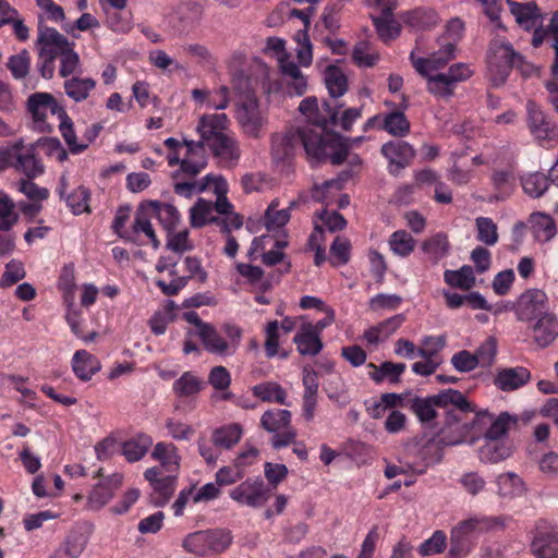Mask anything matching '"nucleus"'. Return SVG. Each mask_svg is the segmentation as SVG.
Here are the masks:
<instances>
[{"mask_svg":"<svg viewBox=\"0 0 558 558\" xmlns=\"http://www.w3.org/2000/svg\"><path fill=\"white\" fill-rule=\"evenodd\" d=\"M323 129L315 133L303 132L300 129H290L284 133L275 134L271 138V156L276 162L290 160L296 146L302 144L312 162L341 165L347 158V150H332V136L322 137Z\"/></svg>","mask_w":558,"mask_h":558,"instance_id":"1","label":"nucleus"},{"mask_svg":"<svg viewBox=\"0 0 558 558\" xmlns=\"http://www.w3.org/2000/svg\"><path fill=\"white\" fill-rule=\"evenodd\" d=\"M470 410L450 409L445 412L444 425L439 429V442L444 446H456L468 441L474 444L483 438L490 418L487 410L477 411L471 403Z\"/></svg>","mask_w":558,"mask_h":558,"instance_id":"2","label":"nucleus"},{"mask_svg":"<svg viewBox=\"0 0 558 558\" xmlns=\"http://www.w3.org/2000/svg\"><path fill=\"white\" fill-rule=\"evenodd\" d=\"M227 125V114H205L199 119L196 131L219 165L233 167L240 159L241 150L238 141L225 132Z\"/></svg>","mask_w":558,"mask_h":558,"instance_id":"3","label":"nucleus"},{"mask_svg":"<svg viewBox=\"0 0 558 558\" xmlns=\"http://www.w3.org/2000/svg\"><path fill=\"white\" fill-rule=\"evenodd\" d=\"M342 108V104L338 101L329 102L324 101L322 108L318 107L317 98L306 97L299 106L300 112L306 117L307 124L303 128H299L303 132L315 133L316 130L323 129L322 137L332 136V150L339 151L340 149L349 150L348 144L343 142V138L333 132L328 130V124H337L338 109Z\"/></svg>","mask_w":558,"mask_h":558,"instance_id":"4","label":"nucleus"},{"mask_svg":"<svg viewBox=\"0 0 558 558\" xmlns=\"http://www.w3.org/2000/svg\"><path fill=\"white\" fill-rule=\"evenodd\" d=\"M404 405L425 426H430L437 417L436 408H441L446 411L449 410L448 407L450 405L452 409H472L471 402L466 399V397L461 391L456 389H445L436 395L425 398L416 396L409 399Z\"/></svg>","mask_w":558,"mask_h":558,"instance_id":"5","label":"nucleus"},{"mask_svg":"<svg viewBox=\"0 0 558 558\" xmlns=\"http://www.w3.org/2000/svg\"><path fill=\"white\" fill-rule=\"evenodd\" d=\"M523 57L512 45L500 38L493 39L489 45L488 73L494 86L502 85L514 66H521Z\"/></svg>","mask_w":558,"mask_h":558,"instance_id":"6","label":"nucleus"},{"mask_svg":"<svg viewBox=\"0 0 558 558\" xmlns=\"http://www.w3.org/2000/svg\"><path fill=\"white\" fill-rule=\"evenodd\" d=\"M507 517H481L471 518L460 522L451 531L450 537V555L457 558L463 557L470 549L469 535L473 531H485V530H500L504 529Z\"/></svg>","mask_w":558,"mask_h":558,"instance_id":"7","label":"nucleus"},{"mask_svg":"<svg viewBox=\"0 0 558 558\" xmlns=\"http://www.w3.org/2000/svg\"><path fill=\"white\" fill-rule=\"evenodd\" d=\"M232 543L230 531L225 529H210L190 533L182 542L183 548L197 556L221 554Z\"/></svg>","mask_w":558,"mask_h":558,"instance_id":"8","label":"nucleus"},{"mask_svg":"<svg viewBox=\"0 0 558 558\" xmlns=\"http://www.w3.org/2000/svg\"><path fill=\"white\" fill-rule=\"evenodd\" d=\"M37 150L34 143L25 145L23 140H20L1 154L8 166L24 173L28 179H35L45 172V166Z\"/></svg>","mask_w":558,"mask_h":558,"instance_id":"9","label":"nucleus"},{"mask_svg":"<svg viewBox=\"0 0 558 558\" xmlns=\"http://www.w3.org/2000/svg\"><path fill=\"white\" fill-rule=\"evenodd\" d=\"M291 412L282 409L267 410L260 417V426L274 434L271 445L275 449L295 444L296 432L291 426Z\"/></svg>","mask_w":558,"mask_h":558,"instance_id":"10","label":"nucleus"},{"mask_svg":"<svg viewBox=\"0 0 558 558\" xmlns=\"http://www.w3.org/2000/svg\"><path fill=\"white\" fill-rule=\"evenodd\" d=\"M526 124L533 138L543 147H549L558 140L556 122L535 101L526 102Z\"/></svg>","mask_w":558,"mask_h":558,"instance_id":"11","label":"nucleus"},{"mask_svg":"<svg viewBox=\"0 0 558 558\" xmlns=\"http://www.w3.org/2000/svg\"><path fill=\"white\" fill-rule=\"evenodd\" d=\"M27 110L33 117L35 129L41 133L51 132L52 126L46 121L47 113L65 117V110L49 93H34L27 99Z\"/></svg>","mask_w":558,"mask_h":558,"instance_id":"12","label":"nucleus"},{"mask_svg":"<svg viewBox=\"0 0 558 558\" xmlns=\"http://www.w3.org/2000/svg\"><path fill=\"white\" fill-rule=\"evenodd\" d=\"M271 496V488L259 477L247 478L230 490V497L252 508L263 507Z\"/></svg>","mask_w":558,"mask_h":558,"instance_id":"13","label":"nucleus"},{"mask_svg":"<svg viewBox=\"0 0 558 558\" xmlns=\"http://www.w3.org/2000/svg\"><path fill=\"white\" fill-rule=\"evenodd\" d=\"M38 54L53 56L54 59L59 58L66 49L75 46L64 35L59 33L56 28L47 26L41 19L37 25V39L35 41Z\"/></svg>","mask_w":558,"mask_h":558,"instance_id":"14","label":"nucleus"},{"mask_svg":"<svg viewBox=\"0 0 558 558\" xmlns=\"http://www.w3.org/2000/svg\"><path fill=\"white\" fill-rule=\"evenodd\" d=\"M429 448H418L416 446L407 450L403 458L400 459V465H387L385 469V476L387 478H393L399 474H424L432 463L427 457Z\"/></svg>","mask_w":558,"mask_h":558,"instance_id":"15","label":"nucleus"},{"mask_svg":"<svg viewBox=\"0 0 558 558\" xmlns=\"http://www.w3.org/2000/svg\"><path fill=\"white\" fill-rule=\"evenodd\" d=\"M548 299L539 289L523 292L515 304V315L521 322L531 323L548 312Z\"/></svg>","mask_w":558,"mask_h":558,"instance_id":"16","label":"nucleus"},{"mask_svg":"<svg viewBox=\"0 0 558 558\" xmlns=\"http://www.w3.org/2000/svg\"><path fill=\"white\" fill-rule=\"evenodd\" d=\"M236 120L243 132L251 137H259L266 123V116L258 106L256 97L242 99L236 109Z\"/></svg>","mask_w":558,"mask_h":558,"instance_id":"17","label":"nucleus"},{"mask_svg":"<svg viewBox=\"0 0 558 558\" xmlns=\"http://www.w3.org/2000/svg\"><path fill=\"white\" fill-rule=\"evenodd\" d=\"M535 558H558V530L539 521L530 545Z\"/></svg>","mask_w":558,"mask_h":558,"instance_id":"18","label":"nucleus"},{"mask_svg":"<svg viewBox=\"0 0 558 558\" xmlns=\"http://www.w3.org/2000/svg\"><path fill=\"white\" fill-rule=\"evenodd\" d=\"M454 58L456 43L445 44L439 50L433 52L427 58H416L414 52L410 54L413 68L422 76H428L429 73L445 68Z\"/></svg>","mask_w":558,"mask_h":558,"instance_id":"19","label":"nucleus"},{"mask_svg":"<svg viewBox=\"0 0 558 558\" xmlns=\"http://www.w3.org/2000/svg\"><path fill=\"white\" fill-rule=\"evenodd\" d=\"M506 3L515 22L525 31L546 29L548 27V25L546 27L542 26L543 16L535 1L517 2L514 0H506Z\"/></svg>","mask_w":558,"mask_h":558,"instance_id":"20","label":"nucleus"},{"mask_svg":"<svg viewBox=\"0 0 558 558\" xmlns=\"http://www.w3.org/2000/svg\"><path fill=\"white\" fill-rule=\"evenodd\" d=\"M381 154L389 160V172L398 175L415 156V149L408 142L390 141L381 146Z\"/></svg>","mask_w":558,"mask_h":558,"instance_id":"21","label":"nucleus"},{"mask_svg":"<svg viewBox=\"0 0 558 558\" xmlns=\"http://www.w3.org/2000/svg\"><path fill=\"white\" fill-rule=\"evenodd\" d=\"M203 8L196 2H182L178 4L171 16L170 23L178 35H182L192 31L201 21Z\"/></svg>","mask_w":558,"mask_h":558,"instance_id":"22","label":"nucleus"},{"mask_svg":"<svg viewBox=\"0 0 558 558\" xmlns=\"http://www.w3.org/2000/svg\"><path fill=\"white\" fill-rule=\"evenodd\" d=\"M527 329L533 341L541 348L551 344L558 337V318L553 313H545L529 323Z\"/></svg>","mask_w":558,"mask_h":558,"instance_id":"23","label":"nucleus"},{"mask_svg":"<svg viewBox=\"0 0 558 558\" xmlns=\"http://www.w3.org/2000/svg\"><path fill=\"white\" fill-rule=\"evenodd\" d=\"M186 153L181 161V171L187 175H197L207 166L206 143L199 141L183 140Z\"/></svg>","mask_w":558,"mask_h":558,"instance_id":"24","label":"nucleus"},{"mask_svg":"<svg viewBox=\"0 0 558 558\" xmlns=\"http://www.w3.org/2000/svg\"><path fill=\"white\" fill-rule=\"evenodd\" d=\"M531 377V372L526 367H504L497 369L493 383L499 390L509 392L526 385Z\"/></svg>","mask_w":558,"mask_h":558,"instance_id":"25","label":"nucleus"},{"mask_svg":"<svg viewBox=\"0 0 558 558\" xmlns=\"http://www.w3.org/2000/svg\"><path fill=\"white\" fill-rule=\"evenodd\" d=\"M512 446L507 439H484L478 449V459L486 464H496L512 454Z\"/></svg>","mask_w":558,"mask_h":558,"instance_id":"26","label":"nucleus"},{"mask_svg":"<svg viewBox=\"0 0 558 558\" xmlns=\"http://www.w3.org/2000/svg\"><path fill=\"white\" fill-rule=\"evenodd\" d=\"M122 478L121 474H113L98 483L88 496L89 507L92 509H100L107 505L113 497L114 493L121 487Z\"/></svg>","mask_w":558,"mask_h":558,"instance_id":"27","label":"nucleus"},{"mask_svg":"<svg viewBox=\"0 0 558 558\" xmlns=\"http://www.w3.org/2000/svg\"><path fill=\"white\" fill-rule=\"evenodd\" d=\"M547 40L554 49L555 58L551 64V73L558 80V11L554 12L546 29H536L532 36V46L538 48Z\"/></svg>","mask_w":558,"mask_h":558,"instance_id":"28","label":"nucleus"},{"mask_svg":"<svg viewBox=\"0 0 558 558\" xmlns=\"http://www.w3.org/2000/svg\"><path fill=\"white\" fill-rule=\"evenodd\" d=\"M293 342L296 344L301 355H317L323 349V342L317 331L313 330L312 324H304L295 333Z\"/></svg>","mask_w":558,"mask_h":558,"instance_id":"29","label":"nucleus"},{"mask_svg":"<svg viewBox=\"0 0 558 558\" xmlns=\"http://www.w3.org/2000/svg\"><path fill=\"white\" fill-rule=\"evenodd\" d=\"M146 206L150 209L153 217L158 219L167 232L174 230L179 225L180 213L173 205L159 201H147Z\"/></svg>","mask_w":558,"mask_h":558,"instance_id":"30","label":"nucleus"},{"mask_svg":"<svg viewBox=\"0 0 558 558\" xmlns=\"http://www.w3.org/2000/svg\"><path fill=\"white\" fill-rule=\"evenodd\" d=\"M72 368L80 379L87 381L100 369V363L93 354L78 350L73 355Z\"/></svg>","mask_w":558,"mask_h":558,"instance_id":"31","label":"nucleus"},{"mask_svg":"<svg viewBox=\"0 0 558 558\" xmlns=\"http://www.w3.org/2000/svg\"><path fill=\"white\" fill-rule=\"evenodd\" d=\"M204 348L213 354L230 355V345L226 339L216 330L213 325L203 326L202 330H197Z\"/></svg>","mask_w":558,"mask_h":558,"instance_id":"32","label":"nucleus"},{"mask_svg":"<svg viewBox=\"0 0 558 558\" xmlns=\"http://www.w3.org/2000/svg\"><path fill=\"white\" fill-rule=\"evenodd\" d=\"M205 383L193 372H184L172 385L174 395L179 398H194L204 388Z\"/></svg>","mask_w":558,"mask_h":558,"instance_id":"33","label":"nucleus"},{"mask_svg":"<svg viewBox=\"0 0 558 558\" xmlns=\"http://www.w3.org/2000/svg\"><path fill=\"white\" fill-rule=\"evenodd\" d=\"M324 81L330 97L333 99L331 102L337 101V98L344 95L348 89L347 76L341 69L336 65H328L326 68Z\"/></svg>","mask_w":558,"mask_h":558,"instance_id":"34","label":"nucleus"},{"mask_svg":"<svg viewBox=\"0 0 558 558\" xmlns=\"http://www.w3.org/2000/svg\"><path fill=\"white\" fill-rule=\"evenodd\" d=\"M497 495L501 498H513L524 490L522 480L514 472L499 474L496 477Z\"/></svg>","mask_w":558,"mask_h":558,"instance_id":"35","label":"nucleus"},{"mask_svg":"<svg viewBox=\"0 0 558 558\" xmlns=\"http://www.w3.org/2000/svg\"><path fill=\"white\" fill-rule=\"evenodd\" d=\"M517 417L508 412H501L498 416L490 414L487 430L483 439H506L512 425H515Z\"/></svg>","mask_w":558,"mask_h":558,"instance_id":"36","label":"nucleus"},{"mask_svg":"<svg viewBox=\"0 0 558 558\" xmlns=\"http://www.w3.org/2000/svg\"><path fill=\"white\" fill-rule=\"evenodd\" d=\"M151 457L161 463V466L169 472H174L179 469L180 457L177 447L171 442H157Z\"/></svg>","mask_w":558,"mask_h":558,"instance_id":"37","label":"nucleus"},{"mask_svg":"<svg viewBox=\"0 0 558 558\" xmlns=\"http://www.w3.org/2000/svg\"><path fill=\"white\" fill-rule=\"evenodd\" d=\"M153 445V439L146 434H140L136 437L123 442L122 454L129 462L140 461Z\"/></svg>","mask_w":558,"mask_h":558,"instance_id":"38","label":"nucleus"},{"mask_svg":"<svg viewBox=\"0 0 558 558\" xmlns=\"http://www.w3.org/2000/svg\"><path fill=\"white\" fill-rule=\"evenodd\" d=\"M243 429L241 425L232 423L216 428L213 432L211 440L216 447L230 449L240 441Z\"/></svg>","mask_w":558,"mask_h":558,"instance_id":"39","label":"nucleus"},{"mask_svg":"<svg viewBox=\"0 0 558 558\" xmlns=\"http://www.w3.org/2000/svg\"><path fill=\"white\" fill-rule=\"evenodd\" d=\"M444 280L450 287L465 291L471 290L476 282L474 270L469 265H464L458 270H446Z\"/></svg>","mask_w":558,"mask_h":558,"instance_id":"40","label":"nucleus"},{"mask_svg":"<svg viewBox=\"0 0 558 558\" xmlns=\"http://www.w3.org/2000/svg\"><path fill=\"white\" fill-rule=\"evenodd\" d=\"M532 231L537 241L547 242L556 234V225L554 219L543 213H534L530 217Z\"/></svg>","mask_w":558,"mask_h":558,"instance_id":"41","label":"nucleus"},{"mask_svg":"<svg viewBox=\"0 0 558 558\" xmlns=\"http://www.w3.org/2000/svg\"><path fill=\"white\" fill-rule=\"evenodd\" d=\"M63 86L66 96L75 102H80L89 96V93L96 87V82L89 77L82 78L73 76L65 80Z\"/></svg>","mask_w":558,"mask_h":558,"instance_id":"42","label":"nucleus"},{"mask_svg":"<svg viewBox=\"0 0 558 558\" xmlns=\"http://www.w3.org/2000/svg\"><path fill=\"white\" fill-rule=\"evenodd\" d=\"M147 201L142 202L134 216L132 227L128 232H123V240L131 243H138V236L142 231L150 223V219L154 218L150 209L146 206Z\"/></svg>","mask_w":558,"mask_h":558,"instance_id":"43","label":"nucleus"},{"mask_svg":"<svg viewBox=\"0 0 558 558\" xmlns=\"http://www.w3.org/2000/svg\"><path fill=\"white\" fill-rule=\"evenodd\" d=\"M253 395L264 402H277L279 404H287L286 390L275 381H265L255 385L252 388Z\"/></svg>","mask_w":558,"mask_h":558,"instance_id":"44","label":"nucleus"},{"mask_svg":"<svg viewBox=\"0 0 558 558\" xmlns=\"http://www.w3.org/2000/svg\"><path fill=\"white\" fill-rule=\"evenodd\" d=\"M86 543L87 541L82 534H71L50 558H77L84 551Z\"/></svg>","mask_w":558,"mask_h":558,"instance_id":"45","label":"nucleus"},{"mask_svg":"<svg viewBox=\"0 0 558 558\" xmlns=\"http://www.w3.org/2000/svg\"><path fill=\"white\" fill-rule=\"evenodd\" d=\"M427 80V90L437 98L448 99L450 98L457 88V86L449 80L445 73H437L428 76H424Z\"/></svg>","mask_w":558,"mask_h":558,"instance_id":"46","label":"nucleus"},{"mask_svg":"<svg viewBox=\"0 0 558 558\" xmlns=\"http://www.w3.org/2000/svg\"><path fill=\"white\" fill-rule=\"evenodd\" d=\"M214 206L211 202L199 198L190 210V221L193 228H201L207 223L219 221V218L213 216Z\"/></svg>","mask_w":558,"mask_h":558,"instance_id":"47","label":"nucleus"},{"mask_svg":"<svg viewBox=\"0 0 558 558\" xmlns=\"http://www.w3.org/2000/svg\"><path fill=\"white\" fill-rule=\"evenodd\" d=\"M15 202L4 192L0 191V229L11 231L19 222Z\"/></svg>","mask_w":558,"mask_h":558,"instance_id":"48","label":"nucleus"},{"mask_svg":"<svg viewBox=\"0 0 558 558\" xmlns=\"http://www.w3.org/2000/svg\"><path fill=\"white\" fill-rule=\"evenodd\" d=\"M449 241L445 233L439 232L422 243V250L434 262H438L449 253Z\"/></svg>","mask_w":558,"mask_h":558,"instance_id":"49","label":"nucleus"},{"mask_svg":"<svg viewBox=\"0 0 558 558\" xmlns=\"http://www.w3.org/2000/svg\"><path fill=\"white\" fill-rule=\"evenodd\" d=\"M175 490V476L167 475L162 476L153 486V493L150 494V502L157 507L165 506L172 497Z\"/></svg>","mask_w":558,"mask_h":558,"instance_id":"50","label":"nucleus"},{"mask_svg":"<svg viewBox=\"0 0 558 558\" xmlns=\"http://www.w3.org/2000/svg\"><path fill=\"white\" fill-rule=\"evenodd\" d=\"M205 181H211L214 184V191L217 194V201L215 203L214 209L220 214L228 216L232 213V204L228 201L226 194L228 192L227 181L222 177H214L211 174H207L204 178Z\"/></svg>","mask_w":558,"mask_h":558,"instance_id":"51","label":"nucleus"},{"mask_svg":"<svg viewBox=\"0 0 558 558\" xmlns=\"http://www.w3.org/2000/svg\"><path fill=\"white\" fill-rule=\"evenodd\" d=\"M524 192L531 197L538 198L547 191L549 179L542 172L529 173L521 179Z\"/></svg>","mask_w":558,"mask_h":558,"instance_id":"52","label":"nucleus"},{"mask_svg":"<svg viewBox=\"0 0 558 558\" xmlns=\"http://www.w3.org/2000/svg\"><path fill=\"white\" fill-rule=\"evenodd\" d=\"M476 239L488 245L493 246L498 242V228L494 220L489 217H477L475 219Z\"/></svg>","mask_w":558,"mask_h":558,"instance_id":"53","label":"nucleus"},{"mask_svg":"<svg viewBox=\"0 0 558 558\" xmlns=\"http://www.w3.org/2000/svg\"><path fill=\"white\" fill-rule=\"evenodd\" d=\"M389 246L396 255L405 257L413 252L415 240L405 230H398L390 235Z\"/></svg>","mask_w":558,"mask_h":558,"instance_id":"54","label":"nucleus"},{"mask_svg":"<svg viewBox=\"0 0 558 558\" xmlns=\"http://www.w3.org/2000/svg\"><path fill=\"white\" fill-rule=\"evenodd\" d=\"M383 129L393 136L403 137L410 132V122L404 113L393 111L385 117Z\"/></svg>","mask_w":558,"mask_h":558,"instance_id":"55","label":"nucleus"},{"mask_svg":"<svg viewBox=\"0 0 558 558\" xmlns=\"http://www.w3.org/2000/svg\"><path fill=\"white\" fill-rule=\"evenodd\" d=\"M89 197L90 193L88 189L84 186H78L66 196V204L74 215L90 213V208L88 205Z\"/></svg>","mask_w":558,"mask_h":558,"instance_id":"56","label":"nucleus"},{"mask_svg":"<svg viewBox=\"0 0 558 558\" xmlns=\"http://www.w3.org/2000/svg\"><path fill=\"white\" fill-rule=\"evenodd\" d=\"M290 208L278 209V202L272 201L265 213V227L268 230L283 227L290 219Z\"/></svg>","mask_w":558,"mask_h":558,"instance_id":"57","label":"nucleus"},{"mask_svg":"<svg viewBox=\"0 0 558 558\" xmlns=\"http://www.w3.org/2000/svg\"><path fill=\"white\" fill-rule=\"evenodd\" d=\"M60 123L59 129L60 132L68 144L71 153L78 154L87 148V144H77L75 132L73 129V123L69 116L65 113V117H58Z\"/></svg>","mask_w":558,"mask_h":558,"instance_id":"58","label":"nucleus"},{"mask_svg":"<svg viewBox=\"0 0 558 558\" xmlns=\"http://www.w3.org/2000/svg\"><path fill=\"white\" fill-rule=\"evenodd\" d=\"M167 233L166 247L168 250L177 254H183L184 252L193 248V244L189 240V231L186 229L179 232L171 230Z\"/></svg>","mask_w":558,"mask_h":558,"instance_id":"59","label":"nucleus"},{"mask_svg":"<svg viewBox=\"0 0 558 558\" xmlns=\"http://www.w3.org/2000/svg\"><path fill=\"white\" fill-rule=\"evenodd\" d=\"M497 354V341L494 337H488L481 343V345L474 352L475 359L477 360L478 366L488 367L490 366Z\"/></svg>","mask_w":558,"mask_h":558,"instance_id":"60","label":"nucleus"},{"mask_svg":"<svg viewBox=\"0 0 558 558\" xmlns=\"http://www.w3.org/2000/svg\"><path fill=\"white\" fill-rule=\"evenodd\" d=\"M417 355L423 357L424 361L415 362L412 365V371L422 376H428L436 372L438 364L433 361V357L436 355V349L429 350L427 349H418Z\"/></svg>","mask_w":558,"mask_h":558,"instance_id":"61","label":"nucleus"},{"mask_svg":"<svg viewBox=\"0 0 558 558\" xmlns=\"http://www.w3.org/2000/svg\"><path fill=\"white\" fill-rule=\"evenodd\" d=\"M7 65L14 78H24L29 72L31 59L28 52L23 50L21 53L11 56Z\"/></svg>","mask_w":558,"mask_h":558,"instance_id":"62","label":"nucleus"},{"mask_svg":"<svg viewBox=\"0 0 558 558\" xmlns=\"http://www.w3.org/2000/svg\"><path fill=\"white\" fill-rule=\"evenodd\" d=\"M446 534L442 531H436L426 541L418 546V553L422 556L436 555L441 553L446 547Z\"/></svg>","mask_w":558,"mask_h":558,"instance_id":"63","label":"nucleus"},{"mask_svg":"<svg viewBox=\"0 0 558 558\" xmlns=\"http://www.w3.org/2000/svg\"><path fill=\"white\" fill-rule=\"evenodd\" d=\"M373 23L379 37L385 41L393 39L400 34V25L393 19L374 17Z\"/></svg>","mask_w":558,"mask_h":558,"instance_id":"64","label":"nucleus"}]
</instances>
